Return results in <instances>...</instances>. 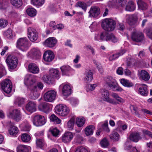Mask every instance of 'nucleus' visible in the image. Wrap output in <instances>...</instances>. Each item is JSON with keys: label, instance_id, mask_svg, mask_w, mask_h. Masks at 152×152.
Here are the masks:
<instances>
[{"label": "nucleus", "instance_id": "1", "mask_svg": "<svg viewBox=\"0 0 152 152\" xmlns=\"http://www.w3.org/2000/svg\"><path fill=\"white\" fill-rule=\"evenodd\" d=\"M94 39L98 41H111L114 43L118 41V39L113 34H109L105 31L101 32L99 34H96L95 36Z\"/></svg>", "mask_w": 152, "mask_h": 152}, {"label": "nucleus", "instance_id": "2", "mask_svg": "<svg viewBox=\"0 0 152 152\" xmlns=\"http://www.w3.org/2000/svg\"><path fill=\"white\" fill-rule=\"evenodd\" d=\"M115 25L116 23L114 20L111 18H108L103 20L102 26L105 31H110L114 29Z\"/></svg>", "mask_w": 152, "mask_h": 152}, {"label": "nucleus", "instance_id": "3", "mask_svg": "<svg viewBox=\"0 0 152 152\" xmlns=\"http://www.w3.org/2000/svg\"><path fill=\"white\" fill-rule=\"evenodd\" d=\"M0 87L5 93L9 94L12 91V83L10 80L6 79L0 83Z\"/></svg>", "mask_w": 152, "mask_h": 152}, {"label": "nucleus", "instance_id": "4", "mask_svg": "<svg viewBox=\"0 0 152 152\" xmlns=\"http://www.w3.org/2000/svg\"><path fill=\"white\" fill-rule=\"evenodd\" d=\"M55 110L57 114L62 116H66L69 113V108L62 104L57 105L55 107Z\"/></svg>", "mask_w": 152, "mask_h": 152}, {"label": "nucleus", "instance_id": "5", "mask_svg": "<svg viewBox=\"0 0 152 152\" xmlns=\"http://www.w3.org/2000/svg\"><path fill=\"white\" fill-rule=\"evenodd\" d=\"M6 61L9 68L11 69H14L16 68L18 63L17 58L11 55L8 56Z\"/></svg>", "mask_w": 152, "mask_h": 152}, {"label": "nucleus", "instance_id": "6", "mask_svg": "<svg viewBox=\"0 0 152 152\" xmlns=\"http://www.w3.org/2000/svg\"><path fill=\"white\" fill-rule=\"evenodd\" d=\"M28 42L26 37L20 38L17 40L16 46L21 50L26 51L28 49Z\"/></svg>", "mask_w": 152, "mask_h": 152}, {"label": "nucleus", "instance_id": "7", "mask_svg": "<svg viewBox=\"0 0 152 152\" xmlns=\"http://www.w3.org/2000/svg\"><path fill=\"white\" fill-rule=\"evenodd\" d=\"M32 121L33 124L37 126H42L46 122L45 117L38 114L33 116Z\"/></svg>", "mask_w": 152, "mask_h": 152}, {"label": "nucleus", "instance_id": "8", "mask_svg": "<svg viewBox=\"0 0 152 152\" xmlns=\"http://www.w3.org/2000/svg\"><path fill=\"white\" fill-rule=\"evenodd\" d=\"M104 81L112 90H115L117 86V83L116 80L111 76H107L104 78Z\"/></svg>", "mask_w": 152, "mask_h": 152}, {"label": "nucleus", "instance_id": "9", "mask_svg": "<svg viewBox=\"0 0 152 152\" xmlns=\"http://www.w3.org/2000/svg\"><path fill=\"white\" fill-rule=\"evenodd\" d=\"M28 37L30 40L32 42H34L37 39L38 34L36 30L31 27L28 28Z\"/></svg>", "mask_w": 152, "mask_h": 152}, {"label": "nucleus", "instance_id": "10", "mask_svg": "<svg viewBox=\"0 0 152 152\" xmlns=\"http://www.w3.org/2000/svg\"><path fill=\"white\" fill-rule=\"evenodd\" d=\"M56 93L54 90H51L46 92L44 94V98L45 101L48 102H52L55 99Z\"/></svg>", "mask_w": 152, "mask_h": 152}, {"label": "nucleus", "instance_id": "11", "mask_svg": "<svg viewBox=\"0 0 152 152\" xmlns=\"http://www.w3.org/2000/svg\"><path fill=\"white\" fill-rule=\"evenodd\" d=\"M131 38L132 40L134 42H140L143 40L144 38V35L141 32L134 31L132 33Z\"/></svg>", "mask_w": 152, "mask_h": 152}, {"label": "nucleus", "instance_id": "12", "mask_svg": "<svg viewBox=\"0 0 152 152\" xmlns=\"http://www.w3.org/2000/svg\"><path fill=\"white\" fill-rule=\"evenodd\" d=\"M9 115L10 117L17 121H19L21 119L20 111L18 109H14L10 112Z\"/></svg>", "mask_w": 152, "mask_h": 152}, {"label": "nucleus", "instance_id": "13", "mask_svg": "<svg viewBox=\"0 0 152 152\" xmlns=\"http://www.w3.org/2000/svg\"><path fill=\"white\" fill-rule=\"evenodd\" d=\"M100 92L103 98V99L104 101L113 104L115 103V102L113 99L110 98L109 96V93L108 90L102 89L101 90Z\"/></svg>", "mask_w": 152, "mask_h": 152}, {"label": "nucleus", "instance_id": "14", "mask_svg": "<svg viewBox=\"0 0 152 152\" xmlns=\"http://www.w3.org/2000/svg\"><path fill=\"white\" fill-rule=\"evenodd\" d=\"M100 12V8L96 6H92L91 7L88 12L90 17H96Z\"/></svg>", "mask_w": 152, "mask_h": 152}, {"label": "nucleus", "instance_id": "15", "mask_svg": "<svg viewBox=\"0 0 152 152\" xmlns=\"http://www.w3.org/2000/svg\"><path fill=\"white\" fill-rule=\"evenodd\" d=\"M35 82V79L34 75L31 74L26 75L24 78V83L28 86L33 84Z\"/></svg>", "mask_w": 152, "mask_h": 152}, {"label": "nucleus", "instance_id": "16", "mask_svg": "<svg viewBox=\"0 0 152 152\" xmlns=\"http://www.w3.org/2000/svg\"><path fill=\"white\" fill-rule=\"evenodd\" d=\"M129 140L134 142H137L140 140L142 139V137L140 133L137 132H134L131 133L129 137Z\"/></svg>", "mask_w": 152, "mask_h": 152}, {"label": "nucleus", "instance_id": "17", "mask_svg": "<svg viewBox=\"0 0 152 152\" xmlns=\"http://www.w3.org/2000/svg\"><path fill=\"white\" fill-rule=\"evenodd\" d=\"M29 55L31 57L36 59L39 58L41 54L38 49L33 48L29 52Z\"/></svg>", "mask_w": 152, "mask_h": 152}, {"label": "nucleus", "instance_id": "18", "mask_svg": "<svg viewBox=\"0 0 152 152\" xmlns=\"http://www.w3.org/2000/svg\"><path fill=\"white\" fill-rule=\"evenodd\" d=\"M57 42V40L55 38L49 37L45 41L44 44L47 47L52 48L56 45Z\"/></svg>", "mask_w": 152, "mask_h": 152}, {"label": "nucleus", "instance_id": "19", "mask_svg": "<svg viewBox=\"0 0 152 152\" xmlns=\"http://www.w3.org/2000/svg\"><path fill=\"white\" fill-rule=\"evenodd\" d=\"M54 56L53 53L50 50L46 51L43 55L44 60L47 62L51 61L54 58Z\"/></svg>", "mask_w": 152, "mask_h": 152}, {"label": "nucleus", "instance_id": "20", "mask_svg": "<svg viewBox=\"0 0 152 152\" xmlns=\"http://www.w3.org/2000/svg\"><path fill=\"white\" fill-rule=\"evenodd\" d=\"M36 106L35 102L30 101L26 104L25 108L27 110L32 113L36 111Z\"/></svg>", "mask_w": 152, "mask_h": 152}, {"label": "nucleus", "instance_id": "21", "mask_svg": "<svg viewBox=\"0 0 152 152\" xmlns=\"http://www.w3.org/2000/svg\"><path fill=\"white\" fill-rule=\"evenodd\" d=\"M73 137V134L70 132H68L64 133L62 137V140L64 143L69 142Z\"/></svg>", "mask_w": 152, "mask_h": 152}, {"label": "nucleus", "instance_id": "22", "mask_svg": "<svg viewBox=\"0 0 152 152\" xmlns=\"http://www.w3.org/2000/svg\"><path fill=\"white\" fill-rule=\"evenodd\" d=\"M28 69L29 72L34 74L38 73L39 71V69L35 63H31L28 65Z\"/></svg>", "mask_w": 152, "mask_h": 152}, {"label": "nucleus", "instance_id": "23", "mask_svg": "<svg viewBox=\"0 0 152 152\" xmlns=\"http://www.w3.org/2000/svg\"><path fill=\"white\" fill-rule=\"evenodd\" d=\"M38 108L40 111L47 113L50 110V105L47 103H42L39 105Z\"/></svg>", "mask_w": 152, "mask_h": 152}, {"label": "nucleus", "instance_id": "24", "mask_svg": "<svg viewBox=\"0 0 152 152\" xmlns=\"http://www.w3.org/2000/svg\"><path fill=\"white\" fill-rule=\"evenodd\" d=\"M137 3L140 10H145L148 7V4L143 0H138L137 1Z\"/></svg>", "mask_w": 152, "mask_h": 152}, {"label": "nucleus", "instance_id": "25", "mask_svg": "<svg viewBox=\"0 0 152 152\" xmlns=\"http://www.w3.org/2000/svg\"><path fill=\"white\" fill-rule=\"evenodd\" d=\"M40 93L38 91L37 87L34 86L31 90L30 97L32 99H35L38 97Z\"/></svg>", "mask_w": 152, "mask_h": 152}, {"label": "nucleus", "instance_id": "26", "mask_svg": "<svg viewBox=\"0 0 152 152\" xmlns=\"http://www.w3.org/2000/svg\"><path fill=\"white\" fill-rule=\"evenodd\" d=\"M127 20L129 24L131 25L136 21L137 19V15L134 14L132 15H126Z\"/></svg>", "mask_w": 152, "mask_h": 152}, {"label": "nucleus", "instance_id": "27", "mask_svg": "<svg viewBox=\"0 0 152 152\" xmlns=\"http://www.w3.org/2000/svg\"><path fill=\"white\" fill-rule=\"evenodd\" d=\"M31 148L30 146L25 145H19L17 149V152H29Z\"/></svg>", "mask_w": 152, "mask_h": 152}, {"label": "nucleus", "instance_id": "28", "mask_svg": "<svg viewBox=\"0 0 152 152\" xmlns=\"http://www.w3.org/2000/svg\"><path fill=\"white\" fill-rule=\"evenodd\" d=\"M71 89L68 85H65L63 86L62 93L64 96H67L71 94Z\"/></svg>", "mask_w": 152, "mask_h": 152}, {"label": "nucleus", "instance_id": "29", "mask_svg": "<svg viewBox=\"0 0 152 152\" xmlns=\"http://www.w3.org/2000/svg\"><path fill=\"white\" fill-rule=\"evenodd\" d=\"M139 85L140 86H142L139 88L138 91L140 94L143 96L147 95L148 94V91L146 86H146V85L141 84H139Z\"/></svg>", "mask_w": 152, "mask_h": 152}, {"label": "nucleus", "instance_id": "30", "mask_svg": "<svg viewBox=\"0 0 152 152\" xmlns=\"http://www.w3.org/2000/svg\"><path fill=\"white\" fill-rule=\"evenodd\" d=\"M139 76L140 78L145 81H148L150 78L149 74L144 70H141L139 72Z\"/></svg>", "mask_w": 152, "mask_h": 152}, {"label": "nucleus", "instance_id": "31", "mask_svg": "<svg viewBox=\"0 0 152 152\" xmlns=\"http://www.w3.org/2000/svg\"><path fill=\"white\" fill-rule=\"evenodd\" d=\"M50 75L54 79L56 78L57 80L60 77V75L59 71L56 69H52L50 70Z\"/></svg>", "mask_w": 152, "mask_h": 152}, {"label": "nucleus", "instance_id": "32", "mask_svg": "<svg viewBox=\"0 0 152 152\" xmlns=\"http://www.w3.org/2000/svg\"><path fill=\"white\" fill-rule=\"evenodd\" d=\"M136 8V5L134 2L132 1H130L127 3L126 4L125 9L126 10L128 11H134Z\"/></svg>", "mask_w": 152, "mask_h": 152}, {"label": "nucleus", "instance_id": "33", "mask_svg": "<svg viewBox=\"0 0 152 152\" xmlns=\"http://www.w3.org/2000/svg\"><path fill=\"white\" fill-rule=\"evenodd\" d=\"M94 129V126L93 125H90L87 126L85 129V134L87 136H89L93 134Z\"/></svg>", "mask_w": 152, "mask_h": 152}, {"label": "nucleus", "instance_id": "34", "mask_svg": "<svg viewBox=\"0 0 152 152\" xmlns=\"http://www.w3.org/2000/svg\"><path fill=\"white\" fill-rule=\"evenodd\" d=\"M45 0H31V4L37 7L42 6L45 3Z\"/></svg>", "mask_w": 152, "mask_h": 152}, {"label": "nucleus", "instance_id": "35", "mask_svg": "<svg viewBox=\"0 0 152 152\" xmlns=\"http://www.w3.org/2000/svg\"><path fill=\"white\" fill-rule=\"evenodd\" d=\"M125 52L124 50H121L120 52L110 56L109 57V59L110 61L115 60L119 56L123 55Z\"/></svg>", "mask_w": 152, "mask_h": 152}, {"label": "nucleus", "instance_id": "36", "mask_svg": "<svg viewBox=\"0 0 152 152\" xmlns=\"http://www.w3.org/2000/svg\"><path fill=\"white\" fill-rule=\"evenodd\" d=\"M76 124L78 127H81L85 124V120L84 118L77 117L75 120Z\"/></svg>", "mask_w": 152, "mask_h": 152}, {"label": "nucleus", "instance_id": "37", "mask_svg": "<svg viewBox=\"0 0 152 152\" xmlns=\"http://www.w3.org/2000/svg\"><path fill=\"white\" fill-rule=\"evenodd\" d=\"M44 81L46 83L50 84L52 83L54 81L51 75H45L42 77Z\"/></svg>", "mask_w": 152, "mask_h": 152}, {"label": "nucleus", "instance_id": "38", "mask_svg": "<svg viewBox=\"0 0 152 152\" xmlns=\"http://www.w3.org/2000/svg\"><path fill=\"white\" fill-rule=\"evenodd\" d=\"M10 3L12 5L17 8L20 7L23 4L22 0H10Z\"/></svg>", "mask_w": 152, "mask_h": 152}, {"label": "nucleus", "instance_id": "39", "mask_svg": "<svg viewBox=\"0 0 152 152\" xmlns=\"http://www.w3.org/2000/svg\"><path fill=\"white\" fill-rule=\"evenodd\" d=\"M85 75V80L89 82H91L93 79V74L92 72L90 71H88L86 72Z\"/></svg>", "mask_w": 152, "mask_h": 152}, {"label": "nucleus", "instance_id": "40", "mask_svg": "<svg viewBox=\"0 0 152 152\" xmlns=\"http://www.w3.org/2000/svg\"><path fill=\"white\" fill-rule=\"evenodd\" d=\"M63 75H65L71 70L70 67L69 66H63L60 67Z\"/></svg>", "mask_w": 152, "mask_h": 152}, {"label": "nucleus", "instance_id": "41", "mask_svg": "<svg viewBox=\"0 0 152 152\" xmlns=\"http://www.w3.org/2000/svg\"><path fill=\"white\" fill-rule=\"evenodd\" d=\"M50 120L55 124H59L61 123V121L54 114L52 115L50 117Z\"/></svg>", "mask_w": 152, "mask_h": 152}, {"label": "nucleus", "instance_id": "42", "mask_svg": "<svg viewBox=\"0 0 152 152\" xmlns=\"http://www.w3.org/2000/svg\"><path fill=\"white\" fill-rule=\"evenodd\" d=\"M110 137L111 139L114 141H117L119 138V135L117 132L114 131L110 134Z\"/></svg>", "mask_w": 152, "mask_h": 152}, {"label": "nucleus", "instance_id": "43", "mask_svg": "<svg viewBox=\"0 0 152 152\" xmlns=\"http://www.w3.org/2000/svg\"><path fill=\"white\" fill-rule=\"evenodd\" d=\"M120 82L124 86L126 87H131L133 86L132 83L130 82L129 80L125 79H121Z\"/></svg>", "mask_w": 152, "mask_h": 152}, {"label": "nucleus", "instance_id": "44", "mask_svg": "<svg viewBox=\"0 0 152 152\" xmlns=\"http://www.w3.org/2000/svg\"><path fill=\"white\" fill-rule=\"evenodd\" d=\"M21 138L23 142H27L30 140L31 137L29 134L24 133L21 135Z\"/></svg>", "mask_w": 152, "mask_h": 152}, {"label": "nucleus", "instance_id": "45", "mask_svg": "<svg viewBox=\"0 0 152 152\" xmlns=\"http://www.w3.org/2000/svg\"><path fill=\"white\" fill-rule=\"evenodd\" d=\"M28 15L31 17H34L36 15V11L33 8H28L26 10Z\"/></svg>", "mask_w": 152, "mask_h": 152}, {"label": "nucleus", "instance_id": "46", "mask_svg": "<svg viewBox=\"0 0 152 152\" xmlns=\"http://www.w3.org/2000/svg\"><path fill=\"white\" fill-rule=\"evenodd\" d=\"M18 132V128L14 126H12L10 127L9 130V132L10 135H15L17 134Z\"/></svg>", "mask_w": 152, "mask_h": 152}, {"label": "nucleus", "instance_id": "47", "mask_svg": "<svg viewBox=\"0 0 152 152\" xmlns=\"http://www.w3.org/2000/svg\"><path fill=\"white\" fill-rule=\"evenodd\" d=\"M4 35L9 39H12L13 37L12 34V31L10 28H9L7 31L4 33Z\"/></svg>", "mask_w": 152, "mask_h": 152}, {"label": "nucleus", "instance_id": "48", "mask_svg": "<svg viewBox=\"0 0 152 152\" xmlns=\"http://www.w3.org/2000/svg\"><path fill=\"white\" fill-rule=\"evenodd\" d=\"M111 96L120 103H123L124 102V100L120 97L117 94L113 93L111 94Z\"/></svg>", "mask_w": 152, "mask_h": 152}, {"label": "nucleus", "instance_id": "49", "mask_svg": "<svg viewBox=\"0 0 152 152\" xmlns=\"http://www.w3.org/2000/svg\"><path fill=\"white\" fill-rule=\"evenodd\" d=\"M75 121V118L73 117L71 118L67 122V127L69 129H72L74 126Z\"/></svg>", "mask_w": 152, "mask_h": 152}, {"label": "nucleus", "instance_id": "50", "mask_svg": "<svg viewBox=\"0 0 152 152\" xmlns=\"http://www.w3.org/2000/svg\"><path fill=\"white\" fill-rule=\"evenodd\" d=\"M96 84H88L86 86V91L88 92L93 91L97 86Z\"/></svg>", "mask_w": 152, "mask_h": 152}, {"label": "nucleus", "instance_id": "51", "mask_svg": "<svg viewBox=\"0 0 152 152\" xmlns=\"http://www.w3.org/2000/svg\"><path fill=\"white\" fill-rule=\"evenodd\" d=\"M25 102V99L23 98H18L15 100V103L16 104L18 105L19 106H21Z\"/></svg>", "mask_w": 152, "mask_h": 152}, {"label": "nucleus", "instance_id": "52", "mask_svg": "<svg viewBox=\"0 0 152 152\" xmlns=\"http://www.w3.org/2000/svg\"><path fill=\"white\" fill-rule=\"evenodd\" d=\"M37 146L40 148H42L44 145V141L42 139H37Z\"/></svg>", "mask_w": 152, "mask_h": 152}, {"label": "nucleus", "instance_id": "53", "mask_svg": "<svg viewBox=\"0 0 152 152\" xmlns=\"http://www.w3.org/2000/svg\"><path fill=\"white\" fill-rule=\"evenodd\" d=\"M100 143L101 146L103 148L107 147L109 145L108 140L106 138H103L100 142Z\"/></svg>", "mask_w": 152, "mask_h": 152}, {"label": "nucleus", "instance_id": "54", "mask_svg": "<svg viewBox=\"0 0 152 152\" xmlns=\"http://www.w3.org/2000/svg\"><path fill=\"white\" fill-rule=\"evenodd\" d=\"M8 23L7 20L3 19H0V27L3 28L7 26Z\"/></svg>", "mask_w": 152, "mask_h": 152}, {"label": "nucleus", "instance_id": "55", "mask_svg": "<svg viewBox=\"0 0 152 152\" xmlns=\"http://www.w3.org/2000/svg\"><path fill=\"white\" fill-rule=\"evenodd\" d=\"M77 7L81 8L84 11L86 10L87 6L86 3L83 2L79 1L77 3Z\"/></svg>", "mask_w": 152, "mask_h": 152}, {"label": "nucleus", "instance_id": "56", "mask_svg": "<svg viewBox=\"0 0 152 152\" xmlns=\"http://www.w3.org/2000/svg\"><path fill=\"white\" fill-rule=\"evenodd\" d=\"M8 3L5 0H0V9H5Z\"/></svg>", "mask_w": 152, "mask_h": 152}, {"label": "nucleus", "instance_id": "57", "mask_svg": "<svg viewBox=\"0 0 152 152\" xmlns=\"http://www.w3.org/2000/svg\"><path fill=\"white\" fill-rule=\"evenodd\" d=\"M75 152H89L86 148L81 146L77 148Z\"/></svg>", "mask_w": 152, "mask_h": 152}, {"label": "nucleus", "instance_id": "58", "mask_svg": "<svg viewBox=\"0 0 152 152\" xmlns=\"http://www.w3.org/2000/svg\"><path fill=\"white\" fill-rule=\"evenodd\" d=\"M5 70L4 66L0 64V78L5 74Z\"/></svg>", "mask_w": 152, "mask_h": 152}, {"label": "nucleus", "instance_id": "59", "mask_svg": "<svg viewBox=\"0 0 152 152\" xmlns=\"http://www.w3.org/2000/svg\"><path fill=\"white\" fill-rule=\"evenodd\" d=\"M85 48L89 49L90 51L91 52L93 55H94L95 54V50L94 49L91 47L90 45H86L84 46Z\"/></svg>", "mask_w": 152, "mask_h": 152}, {"label": "nucleus", "instance_id": "60", "mask_svg": "<svg viewBox=\"0 0 152 152\" xmlns=\"http://www.w3.org/2000/svg\"><path fill=\"white\" fill-rule=\"evenodd\" d=\"M142 132L144 135H147L152 139V132L143 129L142 130Z\"/></svg>", "mask_w": 152, "mask_h": 152}, {"label": "nucleus", "instance_id": "61", "mask_svg": "<svg viewBox=\"0 0 152 152\" xmlns=\"http://www.w3.org/2000/svg\"><path fill=\"white\" fill-rule=\"evenodd\" d=\"M145 33L148 37L152 39V28L146 29L145 31Z\"/></svg>", "mask_w": 152, "mask_h": 152}, {"label": "nucleus", "instance_id": "62", "mask_svg": "<svg viewBox=\"0 0 152 152\" xmlns=\"http://www.w3.org/2000/svg\"><path fill=\"white\" fill-rule=\"evenodd\" d=\"M30 126L28 123L23 125V129L25 131H28L30 130Z\"/></svg>", "mask_w": 152, "mask_h": 152}, {"label": "nucleus", "instance_id": "63", "mask_svg": "<svg viewBox=\"0 0 152 152\" xmlns=\"http://www.w3.org/2000/svg\"><path fill=\"white\" fill-rule=\"evenodd\" d=\"M102 128L104 131L108 133L110 132V130L108 127V124L107 123L104 124L102 126Z\"/></svg>", "mask_w": 152, "mask_h": 152}, {"label": "nucleus", "instance_id": "64", "mask_svg": "<svg viewBox=\"0 0 152 152\" xmlns=\"http://www.w3.org/2000/svg\"><path fill=\"white\" fill-rule=\"evenodd\" d=\"M59 131L56 129H53L51 131V133L54 136H56L58 134Z\"/></svg>", "mask_w": 152, "mask_h": 152}]
</instances>
